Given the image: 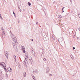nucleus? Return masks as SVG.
Here are the masks:
<instances>
[{
    "label": "nucleus",
    "mask_w": 80,
    "mask_h": 80,
    "mask_svg": "<svg viewBox=\"0 0 80 80\" xmlns=\"http://www.w3.org/2000/svg\"><path fill=\"white\" fill-rule=\"evenodd\" d=\"M13 45V47L14 49H17V46H15V44Z\"/></svg>",
    "instance_id": "nucleus-11"
},
{
    "label": "nucleus",
    "mask_w": 80,
    "mask_h": 80,
    "mask_svg": "<svg viewBox=\"0 0 80 80\" xmlns=\"http://www.w3.org/2000/svg\"><path fill=\"white\" fill-rule=\"evenodd\" d=\"M3 63H4V65H5V63L3 62H0V64H3Z\"/></svg>",
    "instance_id": "nucleus-17"
},
{
    "label": "nucleus",
    "mask_w": 80,
    "mask_h": 80,
    "mask_svg": "<svg viewBox=\"0 0 80 80\" xmlns=\"http://www.w3.org/2000/svg\"><path fill=\"white\" fill-rule=\"evenodd\" d=\"M28 5H29V6H30V5H31V3H30V2H29L28 3Z\"/></svg>",
    "instance_id": "nucleus-16"
},
{
    "label": "nucleus",
    "mask_w": 80,
    "mask_h": 80,
    "mask_svg": "<svg viewBox=\"0 0 80 80\" xmlns=\"http://www.w3.org/2000/svg\"><path fill=\"white\" fill-rule=\"evenodd\" d=\"M51 76H52V74L50 75V77H51Z\"/></svg>",
    "instance_id": "nucleus-34"
},
{
    "label": "nucleus",
    "mask_w": 80,
    "mask_h": 80,
    "mask_svg": "<svg viewBox=\"0 0 80 80\" xmlns=\"http://www.w3.org/2000/svg\"><path fill=\"white\" fill-rule=\"evenodd\" d=\"M42 49L43 52H44V49H43V47H42Z\"/></svg>",
    "instance_id": "nucleus-20"
},
{
    "label": "nucleus",
    "mask_w": 80,
    "mask_h": 80,
    "mask_svg": "<svg viewBox=\"0 0 80 80\" xmlns=\"http://www.w3.org/2000/svg\"><path fill=\"white\" fill-rule=\"evenodd\" d=\"M5 53L6 54H5V55H6V57H7V58H8V52H5Z\"/></svg>",
    "instance_id": "nucleus-7"
},
{
    "label": "nucleus",
    "mask_w": 80,
    "mask_h": 80,
    "mask_svg": "<svg viewBox=\"0 0 80 80\" xmlns=\"http://www.w3.org/2000/svg\"><path fill=\"white\" fill-rule=\"evenodd\" d=\"M34 72L35 73V74H38V71H37V69H36L35 70Z\"/></svg>",
    "instance_id": "nucleus-12"
},
{
    "label": "nucleus",
    "mask_w": 80,
    "mask_h": 80,
    "mask_svg": "<svg viewBox=\"0 0 80 80\" xmlns=\"http://www.w3.org/2000/svg\"><path fill=\"white\" fill-rule=\"evenodd\" d=\"M77 39H78V40L79 39H78V38H77Z\"/></svg>",
    "instance_id": "nucleus-32"
},
{
    "label": "nucleus",
    "mask_w": 80,
    "mask_h": 80,
    "mask_svg": "<svg viewBox=\"0 0 80 80\" xmlns=\"http://www.w3.org/2000/svg\"><path fill=\"white\" fill-rule=\"evenodd\" d=\"M13 14L15 16V12H13Z\"/></svg>",
    "instance_id": "nucleus-27"
},
{
    "label": "nucleus",
    "mask_w": 80,
    "mask_h": 80,
    "mask_svg": "<svg viewBox=\"0 0 80 80\" xmlns=\"http://www.w3.org/2000/svg\"><path fill=\"white\" fill-rule=\"evenodd\" d=\"M19 10L21 12V9H20V8H19Z\"/></svg>",
    "instance_id": "nucleus-25"
},
{
    "label": "nucleus",
    "mask_w": 80,
    "mask_h": 80,
    "mask_svg": "<svg viewBox=\"0 0 80 80\" xmlns=\"http://www.w3.org/2000/svg\"><path fill=\"white\" fill-rule=\"evenodd\" d=\"M12 80H13V79H12Z\"/></svg>",
    "instance_id": "nucleus-37"
},
{
    "label": "nucleus",
    "mask_w": 80,
    "mask_h": 80,
    "mask_svg": "<svg viewBox=\"0 0 80 80\" xmlns=\"http://www.w3.org/2000/svg\"><path fill=\"white\" fill-rule=\"evenodd\" d=\"M10 32L12 35V39L14 41L15 44H17V40L16 36H14L13 34H12V31H10Z\"/></svg>",
    "instance_id": "nucleus-1"
},
{
    "label": "nucleus",
    "mask_w": 80,
    "mask_h": 80,
    "mask_svg": "<svg viewBox=\"0 0 80 80\" xmlns=\"http://www.w3.org/2000/svg\"><path fill=\"white\" fill-rule=\"evenodd\" d=\"M58 17L59 18H62V16L60 15H58Z\"/></svg>",
    "instance_id": "nucleus-15"
},
{
    "label": "nucleus",
    "mask_w": 80,
    "mask_h": 80,
    "mask_svg": "<svg viewBox=\"0 0 80 80\" xmlns=\"http://www.w3.org/2000/svg\"><path fill=\"white\" fill-rule=\"evenodd\" d=\"M65 8V7H63L62 9V12H64V11H63V8Z\"/></svg>",
    "instance_id": "nucleus-21"
},
{
    "label": "nucleus",
    "mask_w": 80,
    "mask_h": 80,
    "mask_svg": "<svg viewBox=\"0 0 80 80\" xmlns=\"http://www.w3.org/2000/svg\"><path fill=\"white\" fill-rule=\"evenodd\" d=\"M8 71L10 72H12V69L11 68H8Z\"/></svg>",
    "instance_id": "nucleus-8"
},
{
    "label": "nucleus",
    "mask_w": 80,
    "mask_h": 80,
    "mask_svg": "<svg viewBox=\"0 0 80 80\" xmlns=\"http://www.w3.org/2000/svg\"><path fill=\"white\" fill-rule=\"evenodd\" d=\"M46 72L47 73L49 71H50V69L48 67L47 68H46Z\"/></svg>",
    "instance_id": "nucleus-6"
},
{
    "label": "nucleus",
    "mask_w": 80,
    "mask_h": 80,
    "mask_svg": "<svg viewBox=\"0 0 80 80\" xmlns=\"http://www.w3.org/2000/svg\"><path fill=\"white\" fill-rule=\"evenodd\" d=\"M70 30H72V31H73V29L71 28L70 29Z\"/></svg>",
    "instance_id": "nucleus-22"
},
{
    "label": "nucleus",
    "mask_w": 80,
    "mask_h": 80,
    "mask_svg": "<svg viewBox=\"0 0 80 80\" xmlns=\"http://www.w3.org/2000/svg\"><path fill=\"white\" fill-rule=\"evenodd\" d=\"M71 58H72V60H73V59H74V58H73L72 57V56H71Z\"/></svg>",
    "instance_id": "nucleus-23"
},
{
    "label": "nucleus",
    "mask_w": 80,
    "mask_h": 80,
    "mask_svg": "<svg viewBox=\"0 0 80 80\" xmlns=\"http://www.w3.org/2000/svg\"><path fill=\"white\" fill-rule=\"evenodd\" d=\"M70 2H71V3H72V0H70Z\"/></svg>",
    "instance_id": "nucleus-33"
},
{
    "label": "nucleus",
    "mask_w": 80,
    "mask_h": 80,
    "mask_svg": "<svg viewBox=\"0 0 80 80\" xmlns=\"http://www.w3.org/2000/svg\"><path fill=\"white\" fill-rule=\"evenodd\" d=\"M78 30H79L80 32V28H78Z\"/></svg>",
    "instance_id": "nucleus-31"
},
{
    "label": "nucleus",
    "mask_w": 80,
    "mask_h": 80,
    "mask_svg": "<svg viewBox=\"0 0 80 80\" xmlns=\"http://www.w3.org/2000/svg\"><path fill=\"white\" fill-rule=\"evenodd\" d=\"M75 47H73V50H75Z\"/></svg>",
    "instance_id": "nucleus-30"
},
{
    "label": "nucleus",
    "mask_w": 80,
    "mask_h": 80,
    "mask_svg": "<svg viewBox=\"0 0 80 80\" xmlns=\"http://www.w3.org/2000/svg\"><path fill=\"white\" fill-rule=\"evenodd\" d=\"M22 51L23 53H25V47H24V46L22 47Z\"/></svg>",
    "instance_id": "nucleus-5"
},
{
    "label": "nucleus",
    "mask_w": 80,
    "mask_h": 80,
    "mask_svg": "<svg viewBox=\"0 0 80 80\" xmlns=\"http://www.w3.org/2000/svg\"><path fill=\"white\" fill-rule=\"evenodd\" d=\"M43 60H44V61H46V59L44 58V59H43Z\"/></svg>",
    "instance_id": "nucleus-28"
},
{
    "label": "nucleus",
    "mask_w": 80,
    "mask_h": 80,
    "mask_svg": "<svg viewBox=\"0 0 80 80\" xmlns=\"http://www.w3.org/2000/svg\"><path fill=\"white\" fill-rule=\"evenodd\" d=\"M32 41H33V39H32Z\"/></svg>",
    "instance_id": "nucleus-35"
},
{
    "label": "nucleus",
    "mask_w": 80,
    "mask_h": 80,
    "mask_svg": "<svg viewBox=\"0 0 80 80\" xmlns=\"http://www.w3.org/2000/svg\"><path fill=\"white\" fill-rule=\"evenodd\" d=\"M23 76L24 77H26V76H27V74L25 72H24L23 73Z\"/></svg>",
    "instance_id": "nucleus-9"
},
{
    "label": "nucleus",
    "mask_w": 80,
    "mask_h": 80,
    "mask_svg": "<svg viewBox=\"0 0 80 80\" xmlns=\"http://www.w3.org/2000/svg\"><path fill=\"white\" fill-rule=\"evenodd\" d=\"M1 65V66H2V67H3L4 68V69L5 70H7V68H5V67H6V66H5V67H4L3 66V64H0V66Z\"/></svg>",
    "instance_id": "nucleus-4"
},
{
    "label": "nucleus",
    "mask_w": 80,
    "mask_h": 80,
    "mask_svg": "<svg viewBox=\"0 0 80 80\" xmlns=\"http://www.w3.org/2000/svg\"><path fill=\"white\" fill-rule=\"evenodd\" d=\"M2 75V71L0 69V76Z\"/></svg>",
    "instance_id": "nucleus-13"
},
{
    "label": "nucleus",
    "mask_w": 80,
    "mask_h": 80,
    "mask_svg": "<svg viewBox=\"0 0 80 80\" xmlns=\"http://www.w3.org/2000/svg\"><path fill=\"white\" fill-rule=\"evenodd\" d=\"M22 62H23V63L24 64H25V65L28 63V62H27V60L26 59V58H25L23 60H22Z\"/></svg>",
    "instance_id": "nucleus-2"
},
{
    "label": "nucleus",
    "mask_w": 80,
    "mask_h": 80,
    "mask_svg": "<svg viewBox=\"0 0 80 80\" xmlns=\"http://www.w3.org/2000/svg\"><path fill=\"white\" fill-rule=\"evenodd\" d=\"M0 18L2 19V15H1V16H0Z\"/></svg>",
    "instance_id": "nucleus-29"
},
{
    "label": "nucleus",
    "mask_w": 80,
    "mask_h": 80,
    "mask_svg": "<svg viewBox=\"0 0 80 80\" xmlns=\"http://www.w3.org/2000/svg\"><path fill=\"white\" fill-rule=\"evenodd\" d=\"M36 24H37V25H38V22H37Z\"/></svg>",
    "instance_id": "nucleus-26"
},
{
    "label": "nucleus",
    "mask_w": 80,
    "mask_h": 80,
    "mask_svg": "<svg viewBox=\"0 0 80 80\" xmlns=\"http://www.w3.org/2000/svg\"><path fill=\"white\" fill-rule=\"evenodd\" d=\"M32 78H33V79H34V80H35V76H32Z\"/></svg>",
    "instance_id": "nucleus-19"
},
{
    "label": "nucleus",
    "mask_w": 80,
    "mask_h": 80,
    "mask_svg": "<svg viewBox=\"0 0 80 80\" xmlns=\"http://www.w3.org/2000/svg\"><path fill=\"white\" fill-rule=\"evenodd\" d=\"M18 23H19L18 21Z\"/></svg>",
    "instance_id": "nucleus-38"
},
{
    "label": "nucleus",
    "mask_w": 80,
    "mask_h": 80,
    "mask_svg": "<svg viewBox=\"0 0 80 80\" xmlns=\"http://www.w3.org/2000/svg\"><path fill=\"white\" fill-rule=\"evenodd\" d=\"M13 57L14 59H15V62H17L16 61V56H15V55H13Z\"/></svg>",
    "instance_id": "nucleus-10"
},
{
    "label": "nucleus",
    "mask_w": 80,
    "mask_h": 80,
    "mask_svg": "<svg viewBox=\"0 0 80 80\" xmlns=\"http://www.w3.org/2000/svg\"><path fill=\"white\" fill-rule=\"evenodd\" d=\"M31 40H32V39H31Z\"/></svg>",
    "instance_id": "nucleus-36"
},
{
    "label": "nucleus",
    "mask_w": 80,
    "mask_h": 80,
    "mask_svg": "<svg viewBox=\"0 0 80 80\" xmlns=\"http://www.w3.org/2000/svg\"><path fill=\"white\" fill-rule=\"evenodd\" d=\"M63 40V38H59L58 39L59 42H62Z\"/></svg>",
    "instance_id": "nucleus-3"
},
{
    "label": "nucleus",
    "mask_w": 80,
    "mask_h": 80,
    "mask_svg": "<svg viewBox=\"0 0 80 80\" xmlns=\"http://www.w3.org/2000/svg\"><path fill=\"white\" fill-rule=\"evenodd\" d=\"M25 55L26 56V57H27L28 56V54L26 53H25Z\"/></svg>",
    "instance_id": "nucleus-18"
},
{
    "label": "nucleus",
    "mask_w": 80,
    "mask_h": 80,
    "mask_svg": "<svg viewBox=\"0 0 80 80\" xmlns=\"http://www.w3.org/2000/svg\"><path fill=\"white\" fill-rule=\"evenodd\" d=\"M33 74H34L35 75H36V74L35 73V72L33 71L32 72Z\"/></svg>",
    "instance_id": "nucleus-24"
},
{
    "label": "nucleus",
    "mask_w": 80,
    "mask_h": 80,
    "mask_svg": "<svg viewBox=\"0 0 80 80\" xmlns=\"http://www.w3.org/2000/svg\"><path fill=\"white\" fill-rule=\"evenodd\" d=\"M29 60H30L31 62H32V57H30V58H29Z\"/></svg>",
    "instance_id": "nucleus-14"
}]
</instances>
